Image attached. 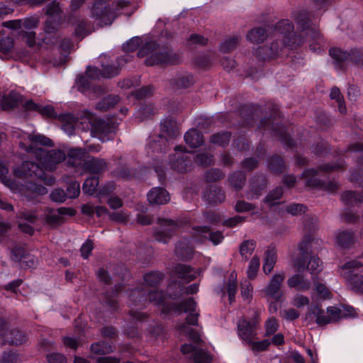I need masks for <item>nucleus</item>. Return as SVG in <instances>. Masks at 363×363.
<instances>
[{
  "label": "nucleus",
  "mask_w": 363,
  "mask_h": 363,
  "mask_svg": "<svg viewBox=\"0 0 363 363\" xmlns=\"http://www.w3.org/2000/svg\"><path fill=\"white\" fill-rule=\"evenodd\" d=\"M166 297L162 291L147 290L144 286L138 287L133 289L129 294V306L131 308L130 315L136 320H141L147 317L145 313L135 311L142 309L147 306V303H153L158 306H162V313L168 314L170 312L188 313L186 322L189 324L197 325L199 313L196 311V303L193 298L190 297L182 300L179 303H166Z\"/></svg>",
  "instance_id": "nucleus-1"
},
{
  "label": "nucleus",
  "mask_w": 363,
  "mask_h": 363,
  "mask_svg": "<svg viewBox=\"0 0 363 363\" xmlns=\"http://www.w3.org/2000/svg\"><path fill=\"white\" fill-rule=\"evenodd\" d=\"M130 4L129 1L96 0L91 7V17L101 26H109L121 14V10Z\"/></svg>",
  "instance_id": "nucleus-2"
},
{
  "label": "nucleus",
  "mask_w": 363,
  "mask_h": 363,
  "mask_svg": "<svg viewBox=\"0 0 363 363\" xmlns=\"http://www.w3.org/2000/svg\"><path fill=\"white\" fill-rule=\"evenodd\" d=\"M267 108L271 110L270 117L262 119L259 128H263L264 131L269 130L274 136L279 137L280 142L287 147L294 148L296 147V143L288 133L289 128L279 124L278 122L281 118L278 106L269 103L267 104Z\"/></svg>",
  "instance_id": "nucleus-3"
},
{
  "label": "nucleus",
  "mask_w": 363,
  "mask_h": 363,
  "mask_svg": "<svg viewBox=\"0 0 363 363\" xmlns=\"http://www.w3.org/2000/svg\"><path fill=\"white\" fill-rule=\"evenodd\" d=\"M342 167H343L342 161L333 164H326L319 166L317 169L311 168L305 169L302 173L301 177L306 179V186L323 190L328 193H334L338 189V184L336 182L332 181L325 182L317 178L316 176L318 174L320 171L330 172L339 169Z\"/></svg>",
  "instance_id": "nucleus-4"
},
{
  "label": "nucleus",
  "mask_w": 363,
  "mask_h": 363,
  "mask_svg": "<svg viewBox=\"0 0 363 363\" xmlns=\"http://www.w3.org/2000/svg\"><path fill=\"white\" fill-rule=\"evenodd\" d=\"M262 310L252 308L248 310V316L242 315L237 323L238 335L245 343L257 339L258 330L260 328Z\"/></svg>",
  "instance_id": "nucleus-5"
},
{
  "label": "nucleus",
  "mask_w": 363,
  "mask_h": 363,
  "mask_svg": "<svg viewBox=\"0 0 363 363\" xmlns=\"http://www.w3.org/2000/svg\"><path fill=\"white\" fill-rule=\"evenodd\" d=\"M81 124H86V127L83 128L90 129L91 135L99 138L102 142L112 139L116 128L112 121L95 118L90 113L81 118Z\"/></svg>",
  "instance_id": "nucleus-6"
},
{
  "label": "nucleus",
  "mask_w": 363,
  "mask_h": 363,
  "mask_svg": "<svg viewBox=\"0 0 363 363\" xmlns=\"http://www.w3.org/2000/svg\"><path fill=\"white\" fill-rule=\"evenodd\" d=\"M293 17L301 30L306 32V36L313 41L309 45L310 49L313 52L319 51L323 35L318 28L312 27L310 13L303 9L294 13Z\"/></svg>",
  "instance_id": "nucleus-7"
},
{
  "label": "nucleus",
  "mask_w": 363,
  "mask_h": 363,
  "mask_svg": "<svg viewBox=\"0 0 363 363\" xmlns=\"http://www.w3.org/2000/svg\"><path fill=\"white\" fill-rule=\"evenodd\" d=\"M274 29L283 35L282 42L284 47L294 49L301 45L305 42V38L301 35L294 32V26L289 19L279 21L274 26Z\"/></svg>",
  "instance_id": "nucleus-8"
},
{
  "label": "nucleus",
  "mask_w": 363,
  "mask_h": 363,
  "mask_svg": "<svg viewBox=\"0 0 363 363\" xmlns=\"http://www.w3.org/2000/svg\"><path fill=\"white\" fill-rule=\"evenodd\" d=\"M181 61V55L174 52L169 47L164 46L148 56L145 60V64L147 66L174 65H179Z\"/></svg>",
  "instance_id": "nucleus-9"
},
{
  "label": "nucleus",
  "mask_w": 363,
  "mask_h": 363,
  "mask_svg": "<svg viewBox=\"0 0 363 363\" xmlns=\"http://www.w3.org/2000/svg\"><path fill=\"white\" fill-rule=\"evenodd\" d=\"M329 54L339 69H344L349 62L359 65L363 61V51L361 50L352 49L346 52L338 48H332L329 50Z\"/></svg>",
  "instance_id": "nucleus-10"
},
{
  "label": "nucleus",
  "mask_w": 363,
  "mask_h": 363,
  "mask_svg": "<svg viewBox=\"0 0 363 363\" xmlns=\"http://www.w3.org/2000/svg\"><path fill=\"white\" fill-rule=\"evenodd\" d=\"M18 177L33 178L44 181L47 185H52L55 182L53 177L47 179L46 174L43 169L35 162L24 161L21 166L14 170Z\"/></svg>",
  "instance_id": "nucleus-11"
},
{
  "label": "nucleus",
  "mask_w": 363,
  "mask_h": 363,
  "mask_svg": "<svg viewBox=\"0 0 363 363\" xmlns=\"http://www.w3.org/2000/svg\"><path fill=\"white\" fill-rule=\"evenodd\" d=\"M363 266V263L358 260L347 262L340 269L342 277L346 280L355 291L363 294V275L354 274L353 270L357 269Z\"/></svg>",
  "instance_id": "nucleus-12"
},
{
  "label": "nucleus",
  "mask_w": 363,
  "mask_h": 363,
  "mask_svg": "<svg viewBox=\"0 0 363 363\" xmlns=\"http://www.w3.org/2000/svg\"><path fill=\"white\" fill-rule=\"evenodd\" d=\"M160 227L156 228L153 237L157 242L167 243L179 228L178 223L172 219L159 218Z\"/></svg>",
  "instance_id": "nucleus-13"
},
{
  "label": "nucleus",
  "mask_w": 363,
  "mask_h": 363,
  "mask_svg": "<svg viewBox=\"0 0 363 363\" xmlns=\"http://www.w3.org/2000/svg\"><path fill=\"white\" fill-rule=\"evenodd\" d=\"M256 340L257 339H252V340L246 343L255 353L268 350L271 345L279 347L284 345L285 343L284 335L282 333H277L272 336L271 339L265 337L259 341H257Z\"/></svg>",
  "instance_id": "nucleus-14"
},
{
  "label": "nucleus",
  "mask_w": 363,
  "mask_h": 363,
  "mask_svg": "<svg viewBox=\"0 0 363 363\" xmlns=\"http://www.w3.org/2000/svg\"><path fill=\"white\" fill-rule=\"evenodd\" d=\"M283 47L281 40H277L273 41L269 47L259 46L255 50L254 55L261 61H269L279 55Z\"/></svg>",
  "instance_id": "nucleus-15"
},
{
  "label": "nucleus",
  "mask_w": 363,
  "mask_h": 363,
  "mask_svg": "<svg viewBox=\"0 0 363 363\" xmlns=\"http://www.w3.org/2000/svg\"><path fill=\"white\" fill-rule=\"evenodd\" d=\"M267 178L264 174H257L250 180V191L247 197L249 199H257L259 197L267 186Z\"/></svg>",
  "instance_id": "nucleus-16"
},
{
  "label": "nucleus",
  "mask_w": 363,
  "mask_h": 363,
  "mask_svg": "<svg viewBox=\"0 0 363 363\" xmlns=\"http://www.w3.org/2000/svg\"><path fill=\"white\" fill-rule=\"evenodd\" d=\"M284 278L285 274L284 272L274 274L264 289L266 295L279 301L283 295L281 286Z\"/></svg>",
  "instance_id": "nucleus-17"
},
{
  "label": "nucleus",
  "mask_w": 363,
  "mask_h": 363,
  "mask_svg": "<svg viewBox=\"0 0 363 363\" xmlns=\"http://www.w3.org/2000/svg\"><path fill=\"white\" fill-rule=\"evenodd\" d=\"M75 211L72 208L61 207L56 210L49 209L45 216V221L52 226L59 225L64 222L63 216H74Z\"/></svg>",
  "instance_id": "nucleus-18"
},
{
  "label": "nucleus",
  "mask_w": 363,
  "mask_h": 363,
  "mask_svg": "<svg viewBox=\"0 0 363 363\" xmlns=\"http://www.w3.org/2000/svg\"><path fill=\"white\" fill-rule=\"evenodd\" d=\"M27 335L25 333L13 329L4 331L0 336V344L18 346L26 342Z\"/></svg>",
  "instance_id": "nucleus-19"
},
{
  "label": "nucleus",
  "mask_w": 363,
  "mask_h": 363,
  "mask_svg": "<svg viewBox=\"0 0 363 363\" xmlns=\"http://www.w3.org/2000/svg\"><path fill=\"white\" fill-rule=\"evenodd\" d=\"M313 239V236L311 234H307L299 244L298 248L301 251V255L294 260V267L298 272H301L305 269L308 255L309 245Z\"/></svg>",
  "instance_id": "nucleus-20"
},
{
  "label": "nucleus",
  "mask_w": 363,
  "mask_h": 363,
  "mask_svg": "<svg viewBox=\"0 0 363 363\" xmlns=\"http://www.w3.org/2000/svg\"><path fill=\"white\" fill-rule=\"evenodd\" d=\"M315 317V323L319 326H324L331 323V318L326 315L321 306L319 304L311 305L308 307L306 313V318H311Z\"/></svg>",
  "instance_id": "nucleus-21"
},
{
  "label": "nucleus",
  "mask_w": 363,
  "mask_h": 363,
  "mask_svg": "<svg viewBox=\"0 0 363 363\" xmlns=\"http://www.w3.org/2000/svg\"><path fill=\"white\" fill-rule=\"evenodd\" d=\"M181 351L183 354H189L195 352L194 354V361L195 363H211L212 361L211 355L203 350H196V347L192 344H184L181 347Z\"/></svg>",
  "instance_id": "nucleus-22"
},
{
  "label": "nucleus",
  "mask_w": 363,
  "mask_h": 363,
  "mask_svg": "<svg viewBox=\"0 0 363 363\" xmlns=\"http://www.w3.org/2000/svg\"><path fill=\"white\" fill-rule=\"evenodd\" d=\"M85 150L82 148H70L66 155V164L68 167H78L84 162Z\"/></svg>",
  "instance_id": "nucleus-23"
},
{
  "label": "nucleus",
  "mask_w": 363,
  "mask_h": 363,
  "mask_svg": "<svg viewBox=\"0 0 363 363\" xmlns=\"http://www.w3.org/2000/svg\"><path fill=\"white\" fill-rule=\"evenodd\" d=\"M147 196L148 201L151 204L163 205L170 200L169 193L166 189L161 187L152 188Z\"/></svg>",
  "instance_id": "nucleus-24"
},
{
  "label": "nucleus",
  "mask_w": 363,
  "mask_h": 363,
  "mask_svg": "<svg viewBox=\"0 0 363 363\" xmlns=\"http://www.w3.org/2000/svg\"><path fill=\"white\" fill-rule=\"evenodd\" d=\"M170 166L172 169L184 173L190 169L191 160L186 155L175 154L170 160Z\"/></svg>",
  "instance_id": "nucleus-25"
},
{
  "label": "nucleus",
  "mask_w": 363,
  "mask_h": 363,
  "mask_svg": "<svg viewBox=\"0 0 363 363\" xmlns=\"http://www.w3.org/2000/svg\"><path fill=\"white\" fill-rule=\"evenodd\" d=\"M194 83V76L189 73L178 74L169 80V84L174 89H186Z\"/></svg>",
  "instance_id": "nucleus-26"
},
{
  "label": "nucleus",
  "mask_w": 363,
  "mask_h": 363,
  "mask_svg": "<svg viewBox=\"0 0 363 363\" xmlns=\"http://www.w3.org/2000/svg\"><path fill=\"white\" fill-rule=\"evenodd\" d=\"M313 284V291L317 298L322 301L330 300L333 297V294L330 289L326 284L322 282L318 278L312 277Z\"/></svg>",
  "instance_id": "nucleus-27"
},
{
  "label": "nucleus",
  "mask_w": 363,
  "mask_h": 363,
  "mask_svg": "<svg viewBox=\"0 0 363 363\" xmlns=\"http://www.w3.org/2000/svg\"><path fill=\"white\" fill-rule=\"evenodd\" d=\"M83 168L86 172L99 174L106 169V162L103 159L91 157L84 162Z\"/></svg>",
  "instance_id": "nucleus-28"
},
{
  "label": "nucleus",
  "mask_w": 363,
  "mask_h": 363,
  "mask_svg": "<svg viewBox=\"0 0 363 363\" xmlns=\"http://www.w3.org/2000/svg\"><path fill=\"white\" fill-rule=\"evenodd\" d=\"M287 284L289 288H295L301 291H307L311 286L310 280L306 279L301 274H296L289 277L287 280Z\"/></svg>",
  "instance_id": "nucleus-29"
},
{
  "label": "nucleus",
  "mask_w": 363,
  "mask_h": 363,
  "mask_svg": "<svg viewBox=\"0 0 363 363\" xmlns=\"http://www.w3.org/2000/svg\"><path fill=\"white\" fill-rule=\"evenodd\" d=\"M261 107L258 105H243L240 107V114L244 119L245 126H252L257 116V112L260 111Z\"/></svg>",
  "instance_id": "nucleus-30"
},
{
  "label": "nucleus",
  "mask_w": 363,
  "mask_h": 363,
  "mask_svg": "<svg viewBox=\"0 0 363 363\" xmlns=\"http://www.w3.org/2000/svg\"><path fill=\"white\" fill-rule=\"evenodd\" d=\"M66 159V154L60 150H51L48 151L45 155V164L47 168L53 169L55 165L65 161Z\"/></svg>",
  "instance_id": "nucleus-31"
},
{
  "label": "nucleus",
  "mask_w": 363,
  "mask_h": 363,
  "mask_svg": "<svg viewBox=\"0 0 363 363\" xmlns=\"http://www.w3.org/2000/svg\"><path fill=\"white\" fill-rule=\"evenodd\" d=\"M174 271L179 279L186 282H189L195 279L198 274L194 268L184 264H177Z\"/></svg>",
  "instance_id": "nucleus-32"
},
{
  "label": "nucleus",
  "mask_w": 363,
  "mask_h": 363,
  "mask_svg": "<svg viewBox=\"0 0 363 363\" xmlns=\"http://www.w3.org/2000/svg\"><path fill=\"white\" fill-rule=\"evenodd\" d=\"M201 236L218 245L223 241L224 236L220 231H211L208 226H197L194 228Z\"/></svg>",
  "instance_id": "nucleus-33"
},
{
  "label": "nucleus",
  "mask_w": 363,
  "mask_h": 363,
  "mask_svg": "<svg viewBox=\"0 0 363 363\" xmlns=\"http://www.w3.org/2000/svg\"><path fill=\"white\" fill-rule=\"evenodd\" d=\"M204 199L209 203H218L225 200V196L220 188L216 186H208L203 194Z\"/></svg>",
  "instance_id": "nucleus-34"
},
{
  "label": "nucleus",
  "mask_w": 363,
  "mask_h": 363,
  "mask_svg": "<svg viewBox=\"0 0 363 363\" xmlns=\"http://www.w3.org/2000/svg\"><path fill=\"white\" fill-rule=\"evenodd\" d=\"M277 260V255L275 247L272 245L268 247L265 252V257L263 264V271L265 274L272 272Z\"/></svg>",
  "instance_id": "nucleus-35"
},
{
  "label": "nucleus",
  "mask_w": 363,
  "mask_h": 363,
  "mask_svg": "<svg viewBox=\"0 0 363 363\" xmlns=\"http://www.w3.org/2000/svg\"><path fill=\"white\" fill-rule=\"evenodd\" d=\"M203 134L196 129H190L184 135L185 143L191 147L196 148L203 143Z\"/></svg>",
  "instance_id": "nucleus-36"
},
{
  "label": "nucleus",
  "mask_w": 363,
  "mask_h": 363,
  "mask_svg": "<svg viewBox=\"0 0 363 363\" xmlns=\"http://www.w3.org/2000/svg\"><path fill=\"white\" fill-rule=\"evenodd\" d=\"M341 200L346 206H359L363 203L362 193L359 194L354 191H346L341 194Z\"/></svg>",
  "instance_id": "nucleus-37"
},
{
  "label": "nucleus",
  "mask_w": 363,
  "mask_h": 363,
  "mask_svg": "<svg viewBox=\"0 0 363 363\" xmlns=\"http://www.w3.org/2000/svg\"><path fill=\"white\" fill-rule=\"evenodd\" d=\"M268 169L274 174H280L285 170L286 165L284 158L281 155H272L269 157Z\"/></svg>",
  "instance_id": "nucleus-38"
},
{
  "label": "nucleus",
  "mask_w": 363,
  "mask_h": 363,
  "mask_svg": "<svg viewBox=\"0 0 363 363\" xmlns=\"http://www.w3.org/2000/svg\"><path fill=\"white\" fill-rule=\"evenodd\" d=\"M246 38L250 43L256 44L262 43L267 38V30L261 27L254 28L248 31Z\"/></svg>",
  "instance_id": "nucleus-39"
},
{
  "label": "nucleus",
  "mask_w": 363,
  "mask_h": 363,
  "mask_svg": "<svg viewBox=\"0 0 363 363\" xmlns=\"http://www.w3.org/2000/svg\"><path fill=\"white\" fill-rule=\"evenodd\" d=\"M336 243L342 248H347L354 242V233L349 230L340 231L335 237Z\"/></svg>",
  "instance_id": "nucleus-40"
},
{
  "label": "nucleus",
  "mask_w": 363,
  "mask_h": 363,
  "mask_svg": "<svg viewBox=\"0 0 363 363\" xmlns=\"http://www.w3.org/2000/svg\"><path fill=\"white\" fill-rule=\"evenodd\" d=\"M26 186L27 194L26 196L28 200H35L36 196H42L48 193L45 186L35 182H28Z\"/></svg>",
  "instance_id": "nucleus-41"
},
{
  "label": "nucleus",
  "mask_w": 363,
  "mask_h": 363,
  "mask_svg": "<svg viewBox=\"0 0 363 363\" xmlns=\"http://www.w3.org/2000/svg\"><path fill=\"white\" fill-rule=\"evenodd\" d=\"M279 329V320L274 316L268 318L264 323V337H272L277 335Z\"/></svg>",
  "instance_id": "nucleus-42"
},
{
  "label": "nucleus",
  "mask_w": 363,
  "mask_h": 363,
  "mask_svg": "<svg viewBox=\"0 0 363 363\" xmlns=\"http://www.w3.org/2000/svg\"><path fill=\"white\" fill-rule=\"evenodd\" d=\"M161 131L166 133L170 138H174L177 136L178 131L176 126V122L173 118H166L161 122L160 124Z\"/></svg>",
  "instance_id": "nucleus-43"
},
{
  "label": "nucleus",
  "mask_w": 363,
  "mask_h": 363,
  "mask_svg": "<svg viewBox=\"0 0 363 363\" xmlns=\"http://www.w3.org/2000/svg\"><path fill=\"white\" fill-rule=\"evenodd\" d=\"M48 16V18L53 19V21H62L63 17V11L60 6V3L53 1L47 6L45 12Z\"/></svg>",
  "instance_id": "nucleus-44"
},
{
  "label": "nucleus",
  "mask_w": 363,
  "mask_h": 363,
  "mask_svg": "<svg viewBox=\"0 0 363 363\" xmlns=\"http://www.w3.org/2000/svg\"><path fill=\"white\" fill-rule=\"evenodd\" d=\"M186 322L184 323H182L179 325H177L178 330L185 333L189 336V337L196 344H201L203 341L201 338V335L198 331H196L195 330L189 328L186 325H189V323L186 322V318L185 319ZM199 323H197V325ZM189 325H192L191 324H189Z\"/></svg>",
  "instance_id": "nucleus-45"
},
{
  "label": "nucleus",
  "mask_w": 363,
  "mask_h": 363,
  "mask_svg": "<svg viewBox=\"0 0 363 363\" xmlns=\"http://www.w3.org/2000/svg\"><path fill=\"white\" fill-rule=\"evenodd\" d=\"M119 101L120 97L118 95H108L98 102L96 108L100 111H106L114 107Z\"/></svg>",
  "instance_id": "nucleus-46"
},
{
  "label": "nucleus",
  "mask_w": 363,
  "mask_h": 363,
  "mask_svg": "<svg viewBox=\"0 0 363 363\" xmlns=\"http://www.w3.org/2000/svg\"><path fill=\"white\" fill-rule=\"evenodd\" d=\"M167 140L162 135H159L157 139H152L149 143V149L152 152H162L166 151Z\"/></svg>",
  "instance_id": "nucleus-47"
},
{
  "label": "nucleus",
  "mask_w": 363,
  "mask_h": 363,
  "mask_svg": "<svg viewBox=\"0 0 363 363\" xmlns=\"http://www.w3.org/2000/svg\"><path fill=\"white\" fill-rule=\"evenodd\" d=\"M330 97L331 99H334L337 103L339 111L342 114H345L347 112V108L345 106L344 97L340 92V90L337 86H333L330 93Z\"/></svg>",
  "instance_id": "nucleus-48"
},
{
  "label": "nucleus",
  "mask_w": 363,
  "mask_h": 363,
  "mask_svg": "<svg viewBox=\"0 0 363 363\" xmlns=\"http://www.w3.org/2000/svg\"><path fill=\"white\" fill-rule=\"evenodd\" d=\"M240 294L242 299L251 302L253 297V287L250 280L245 279L240 282Z\"/></svg>",
  "instance_id": "nucleus-49"
},
{
  "label": "nucleus",
  "mask_w": 363,
  "mask_h": 363,
  "mask_svg": "<svg viewBox=\"0 0 363 363\" xmlns=\"http://www.w3.org/2000/svg\"><path fill=\"white\" fill-rule=\"evenodd\" d=\"M91 351L96 354H105L113 351V346L105 341H99L91 344Z\"/></svg>",
  "instance_id": "nucleus-50"
},
{
  "label": "nucleus",
  "mask_w": 363,
  "mask_h": 363,
  "mask_svg": "<svg viewBox=\"0 0 363 363\" xmlns=\"http://www.w3.org/2000/svg\"><path fill=\"white\" fill-rule=\"evenodd\" d=\"M231 186L238 191L242 188L246 181L245 174L242 171L234 172L228 179Z\"/></svg>",
  "instance_id": "nucleus-51"
},
{
  "label": "nucleus",
  "mask_w": 363,
  "mask_h": 363,
  "mask_svg": "<svg viewBox=\"0 0 363 363\" xmlns=\"http://www.w3.org/2000/svg\"><path fill=\"white\" fill-rule=\"evenodd\" d=\"M283 195V189L281 186H277L268 193L264 199V201L269 204V206H273L279 204L277 200L281 199Z\"/></svg>",
  "instance_id": "nucleus-52"
},
{
  "label": "nucleus",
  "mask_w": 363,
  "mask_h": 363,
  "mask_svg": "<svg viewBox=\"0 0 363 363\" xmlns=\"http://www.w3.org/2000/svg\"><path fill=\"white\" fill-rule=\"evenodd\" d=\"M237 274L233 272L228 278V303L231 304L235 301V295L238 291L236 282Z\"/></svg>",
  "instance_id": "nucleus-53"
},
{
  "label": "nucleus",
  "mask_w": 363,
  "mask_h": 363,
  "mask_svg": "<svg viewBox=\"0 0 363 363\" xmlns=\"http://www.w3.org/2000/svg\"><path fill=\"white\" fill-rule=\"evenodd\" d=\"M163 278V274L160 272H151L144 275L145 284L152 287H157Z\"/></svg>",
  "instance_id": "nucleus-54"
},
{
  "label": "nucleus",
  "mask_w": 363,
  "mask_h": 363,
  "mask_svg": "<svg viewBox=\"0 0 363 363\" xmlns=\"http://www.w3.org/2000/svg\"><path fill=\"white\" fill-rule=\"evenodd\" d=\"M99 183V180L98 177H90L84 181L82 186V190L85 194L92 195L96 190Z\"/></svg>",
  "instance_id": "nucleus-55"
},
{
  "label": "nucleus",
  "mask_w": 363,
  "mask_h": 363,
  "mask_svg": "<svg viewBox=\"0 0 363 363\" xmlns=\"http://www.w3.org/2000/svg\"><path fill=\"white\" fill-rule=\"evenodd\" d=\"M312 277L316 276L322 271V262L318 257H311L306 266Z\"/></svg>",
  "instance_id": "nucleus-56"
},
{
  "label": "nucleus",
  "mask_w": 363,
  "mask_h": 363,
  "mask_svg": "<svg viewBox=\"0 0 363 363\" xmlns=\"http://www.w3.org/2000/svg\"><path fill=\"white\" fill-rule=\"evenodd\" d=\"M135 172L134 169H130L125 165L120 164L113 172V174L115 177L128 179L134 176Z\"/></svg>",
  "instance_id": "nucleus-57"
},
{
  "label": "nucleus",
  "mask_w": 363,
  "mask_h": 363,
  "mask_svg": "<svg viewBox=\"0 0 363 363\" xmlns=\"http://www.w3.org/2000/svg\"><path fill=\"white\" fill-rule=\"evenodd\" d=\"M256 247V242L254 240H247L243 241L240 245V253L245 259L252 255Z\"/></svg>",
  "instance_id": "nucleus-58"
},
{
  "label": "nucleus",
  "mask_w": 363,
  "mask_h": 363,
  "mask_svg": "<svg viewBox=\"0 0 363 363\" xmlns=\"http://www.w3.org/2000/svg\"><path fill=\"white\" fill-rule=\"evenodd\" d=\"M260 265L259 258L257 256H254L250 260L247 271V277L249 279H254L259 270Z\"/></svg>",
  "instance_id": "nucleus-59"
},
{
  "label": "nucleus",
  "mask_w": 363,
  "mask_h": 363,
  "mask_svg": "<svg viewBox=\"0 0 363 363\" xmlns=\"http://www.w3.org/2000/svg\"><path fill=\"white\" fill-rule=\"evenodd\" d=\"M101 77L104 78H112L120 73V68L118 66L101 64Z\"/></svg>",
  "instance_id": "nucleus-60"
},
{
  "label": "nucleus",
  "mask_w": 363,
  "mask_h": 363,
  "mask_svg": "<svg viewBox=\"0 0 363 363\" xmlns=\"http://www.w3.org/2000/svg\"><path fill=\"white\" fill-rule=\"evenodd\" d=\"M142 44V40L140 37H133L124 43L122 46L123 50L125 52H132L135 51Z\"/></svg>",
  "instance_id": "nucleus-61"
},
{
  "label": "nucleus",
  "mask_w": 363,
  "mask_h": 363,
  "mask_svg": "<svg viewBox=\"0 0 363 363\" xmlns=\"http://www.w3.org/2000/svg\"><path fill=\"white\" fill-rule=\"evenodd\" d=\"M158 48V45L155 41L150 40L144 44L138 50V56L139 57H144L145 56L150 54L154 50Z\"/></svg>",
  "instance_id": "nucleus-62"
},
{
  "label": "nucleus",
  "mask_w": 363,
  "mask_h": 363,
  "mask_svg": "<svg viewBox=\"0 0 363 363\" xmlns=\"http://www.w3.org/2000/svg\"><path fill=\"white\" fill-rule=\"evenodd\" d=\"M195 162L203 167H206L213 164V156L206 153H199L196 155Z\"/></svg>",
  "instance_id": "nucleus-63"
},
{
  "label": "nucleus",
  "mask_w": 363,
  "mask_h": 363,
  "mask_svg": "<svg viewBox=\"0 0 363 363\" xmlns=\"http://www.w3.org/2000/svg\"><path fill=\"white\" fill-rule=\"evenodd\" d=\"M223 176L224 174L219 169H211L206 172L205 179L206 182H215Z\"/></svg>",
  "instance_id": "nucleus-64"
}]
</instances>
